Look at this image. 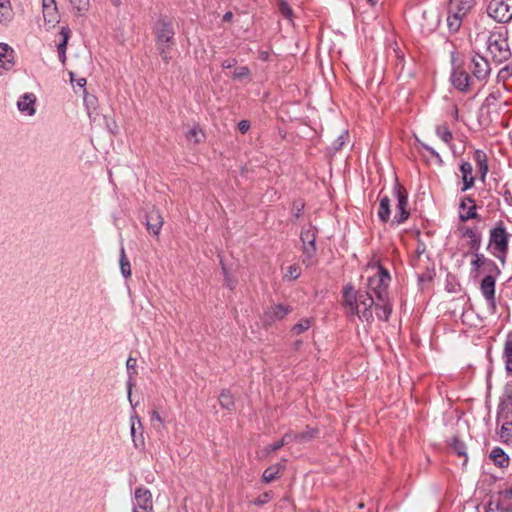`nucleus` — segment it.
Returning a JSON list of instances; mask_svg holds the SVG:
<instances>
[{
	"mask_svg": "<svg viewBox=\"0 0 512 512\" xmlns=\"http://www.w3.org/2000/svg\"><path fill=\"white\" fill-rule=\"evenodd\" d=\"M301 275V268L298 264H292L290 265L286 272L283 275V279L286 281H293L300 277Z\"/></svg>",
	"mask_w": 512,
	"mask_h": 512,
	"instance_id": "obj_40",
	"label": "nucleus"
},
{
	"mask_svg": "<svg viewBox=\"0 0 512 512\" xmlns=\"http://www.w3.org/2000/svg\"><path fill=\"white\" fill-rule=\"evenodd\" d=\"M12 16L10 0H0V22L7 23L12 19Z\"/></svg>",
	"mask_w": 512,
	"mask_h": 512,
	"instance_id": "obj_29",
	"label": "nucleus"
},
{
	"mask_svg": "<svg viewBox=\"0 0 512 512\" xmlns=\"http://www.w3.org/2000/svg\"><path fill=\"white\" fill-rule=\"evenodd\" d=\"M292 311L290 306L283 304H273L269 306L264 312V322L272 324L278 320H282Z\"/></svg>",
	"mask_w": 512,
	"mask_h": 512,
	"instance_id": "obj_11",
	"label": "nucleus"
},
{
	"mask_svg": "<svg viewBox=\"0 0 512 512\" xmlns=\"http://www.w3.org/2000/svg\"><path fill=\"white\" fill-rule=\"evenodd\" d=\"M474 259L471 261V265L474 271L478 272L482 266L492 265V260L486 258L482 253L473 252Z\"/></svg>",
	"mask_w": 512,
	"mask_h": 512,
	"instance_id": "obj_30",
	"label": "nucleus"
},
{
	"mask_svg": "<svg viewBox=\"0 0 512 512\" xmlns=\"http://www.w3.org/2000/svg\"><path fill=\"white\" fill-rule=\"evenodd\" d=\"M495 283V276L487 275L480 284V290L487 301L488 312L492 315L496 313Z\"/></svg>",
	"mask_w": 512,
	"mask_h": 512,
	"instance_id": "obj_8",
	"label": "nucleus"
},
{
	"mask_svg": "<svg viewBox=\"0 0 512 512\" xmlns=\"http://www.w3.org/2000/svg\"><path fill=\"white\" fill-rule=\"evenodd\" d=\"M136 365H137V360L133 357H129L126 361V367H127V370H128V373H129V378L130 380L128 381L127 383V387H128V399L130 402H132L131 400V395H132V386H133V383H132V378L133 376L137 373L136 372Z\"/></svg>",
	"mask_w": 512,
	"mask_h": 512,
	"instance_id": "obj_28",
	"label": "nucleus"
},
{
	"mask_svg": "<svg viewBox=\"0 0 512 512\" xmlns=\"http://www.w3.org/2000/svg\"><path fill=\"white\" fill-rule=\"evenodd\" d=\"M77 85L79 87H84L86 85V79L85 78H80L77 80Z\"/></svg>",
	"mask_w": 512,
	"mask_h": 512,
	"instance_id": "obj_63",
	"label": "nucleus"
},
{
	"mask_svg": "<svg viewBox=\"0 0 512 512\" xmlns=\"http://www.w3.org/2000/svg\"><path fill=\"white\" fill-rule=\"evenodd\" d=\"M390 281L389 272L380 266L377 273L368 278L366 292H370L373 297L375 296L378 302H384L388 299Z\"/></svg>",
	"mask_w": 512,
	"mask_h": 512,
	"instance_id": "obj_3",
	"label": "nucleus"
},
{
	"mask_svg": "<svg viewBox=\"0 0 512 512\" xmlns=\"http://www.w3.org/2000/svg\"><path fill=\"white\" fill-rule=\"evenodd\" d=\"M311 323H312V321L309 318L301 319L298 323H296L292 327V332H294L296 334H301V333L307 331L311 327Z\"/></svg>",
	"mask_w": 512,
	"mask_h": 512,
	"instance_id": "obj_43",
	"label": "nucleus"
},
{
	"mask_svg": "<svg viewBox=\"0 0 512 512\" xmlns=\"http://www.w3.org/2000/svg\"><path fill=\"white\" fill-rule=\"evenodd\" d=\"M346 137H347V135H346V134H342V135H340V136L337 138V140L333 143V148H334L335 150H340V149L343 147L344 143H345V138H346Z\"/></svg>",
	"mask_w": 512,
	"mask_h": 512,
	"instance_id": "obj_50",
	"label": "nucleus"
},
{
	"mask_svg": "<svg viewBox=\"0 0 512 512\" xmlns=\"http://www.w3.org/2000/svg\"><path fill=\"white\" fill-rule=\"evenodd\" d=\"M219 404L222 408L224 409H227V410H232L234 408V398L232 396V394L230 393L229 390H222L220 395H219Z\"/></svg>",
	"mask_w": 512,
	"mask_h": 512,
	"instance_id": "obj_31",
	"label": "nucleus"
},
{
	"mask_svg": "<svg viewBox=\"0 0 512 512\" xmlns=\"http://www.w3.org/2000/svg\"><path fill=\"white\" fill-rule=\"evenodd\" d=\"M304 205L303 204H294L293 206V211H294V215L296 218L300 217V214H301V211L303 209Z\"/></svg>",
	"mask_w": 512,
	"mask_h": 512,
	"instance_id": "obj_59",
	"label": "nucleus"
},
{
	"mask_svg": "<svg viewBox=\"0 0 512 512\" xmlns=\"http://www.w3.org/2000/svg\"><path fill=\"white\" fill-rule=\"evenodd\" d=\"M250 128V122L248 120H241L238 123V129L242 134H245Z\"/></svg>",
	"mask_w": 512,
	"mask_h": 512,
	"instance_id": "obj_54",
	"label": "nucleus"
},
{
	"mask_svg": "<svg viewBox=\"0 0 512 512\" xmlns=\"http://www.w3.org/2000/svg\"><path fill=\"white\" fill-rule=\"evenodd\" d=\"M510 234L506 231L503 221H499L496 226L490 230L488 249L502 265L506 262L508 254Z\"/></svg>",
	"mask_w": 512,
	"mask_h": 512,
	"instance_id": "obj_2",
	"label": "nucleus"
},
{
	"mask_svg": "<svg viewBox=\"0 0 512 512\" xmlns=\"http://www.w3.org/2000/svg\"><path fill=\"white\" fill-rule=\"evenodd\" d=\"M175 43H166L163 45H156L159 55L165 63H169L173 58V47Z\"/></svg>",
	"mask_w": 512,
	"mask_h": 512,
	"instance_id": "obj_32",
	"label": "nucleus"
},
{
	"mask_svg": "<svg viewBox=\"0 0 512 512\" xmlns=\"http://www.w3.org/2000/svg\"><path fill=\"white\" fill-rule=\"evenodd\" d=\"M466 202H468V201H467L466 197H464V198L461 200V203H460V208H461V209H465V207H466Z\"/></svg>",
	"mask_w": 512,
	"mask_h": 512,
	"instance_id": "obj_64",
	"label": "nucleus"
},
{
	"mask_svg": "<svg viewBox=\"0 0 512 512\" xmlns=\"http://www.w3.org/2000/svg\"><path fill=\"white\" fill-rule=\"evenodd\" d=\"M460 171L462 174V180H463V187L462 191H466L474 186L475 178L472 175L473 168L471 163L469 162H462L460 165Z\"/></svg>",
	"mask_w": 512,
	"mask_h": 512,
	"instance_id": "obj_17",
	"label": "nucleus"
},
{
	"mask_svg": "<svg viewBox=\"0 0 512 512\" xmlns=\"http://www.w3.org/2000/svg\"><path fill=\"white\" fill-rule=\"evenodd\" d=\"M223 272L225 274V285L230 288L231 290L234 289L235 285H236V281L233 280L232 278H230L227 274V271L225 268H223Z\"/></svg>",
	"mask_w": 512,
	"mask_h": 512,
	"instance_id": "obj_55",
	"label": "nucleus"
},
{
	"mask_svg": "<svg viewBox=\"0 0 512 512\" xmlns=\"http://www.w3.org/2000/svg\"><path fill=\"white\" fill-rule=\"evenodd\" d=\"M506 73L507 75H512V65L511 66H506L504 67L503 69H501L499 75L501 76L502 74Z\"/></svg>",
	"mask_w": 512,
	"mask_h": 512,
	"instance_id": "obj_61",
	"label": "nucleus"
},
{
	"mask_svg": "<svg viewBox=\"0 0 512 512\" xmlns=\"http://www.w3.org/2000/svg\"><path fill=\"white\" fill-rule=\"evenodd\" d=\"M73 9L77 11L78 14H82L83 12L88 10L89 0H69Z\"/></svg>",
	"mask_w": 512,
	"mask_h": 512,
	"instance_id": "obj_44",
	"label": "nucleus"
},
{
	"mask_svg": "<svg viewBox=\"0 0 512 512\" xmlns=\"http://www.w3.org/2000/svg\"><path fill=\"white\" fill-rule=\"evenodd\" d=\"M294 441L293 440V433L292 432H288L286 434H284V436L281 438V440L277 441V442H274L273 444L269 445L268 447H266V451L269 453V452H275L277 450H279L280 448H282L284 445L290 443Z\"/></svg>",
	"mask_w": 512,
	"mask_h": 512,
	"instance_id": "obj_35",
	"label": "nucleus"
},
{
	"mask_svg": "<svg viewBox=\"0 0 512 512\" xmlns=\"http://www.w3.org/2000/svg\"><path fill=\"white\" fill-rule=\"evenodd\" d=\"M500 438L504 443H509L512 440V421H501Z\"/></svg>",
	"mask_w": 512,
	"mask_h": 512,
	"instance_id": "obj_37",
	"label": "nucleus"
},
{
	"mask_svg": "<svg viewBox=\"0 0 512 512\" xmlns=\"http://www.w3.org/2000/svg\"><path fill=\"white\" fill-rule=\"evenodd\" d=\"M317 434L318 429L307 427L305 431L301 433H293V440L298 443H305L315 438Z\"/></svg>",
	"mask_w": 512,
	"mask_h": 512,
	"instance_id": "obj_27",
	"label": "nucleus"
},
{
	"mask_svg": "<svg viewBox=\"0 0 512 512\" xmlns=\"http://www.w3.org/2000/svg\"><path fill=\"white\" fill-rule=\"evenodd\" d=\"M232 17H233L232 12H226V13L224 14V16H223V20H224V21H230V20L232 19Z\"/></svg>",
	"mask_w": 512,
	"mask_h": 512,
	"instance_id": "obj_62",
	"label": "nucleus"
},
{
	"mask_svg": "<svg viewBox=\"0 0 512 512\" xmlns=\"http://www.w3.org/2000/svg\"><path fill=\"white\" fill-rule=\"evenodd\" d=\"M512 414V400L502 401L498 406L497 411V422L509 420Z\"/></svg>",
	"mask_w": 512,
	"mask_h": 512,
	"instance_id": "obj_26",
	"label": "nucleus"
},
{
	"mask_svg": "<svg viewBox=\"0 0 512 512\" xmlns=\"http://www.w3.org/2000/svg\"><path fill=\"white\" fill-rule=\"evenodd\" d=\"M451 82L453 86L459 91L466 92L470 86V76L469 74L458 68H454L451 74Z\"/></svg>",
	"mask_w": 512,
	"mask_h": 512,
	"instance_id": "obj_15",
	"label": "nucleus"
},
{
	"mask_svg": "<svg viewBox=\"0 0 512 512\" xmlns=\"http://www.w3.org/2000/svg\"><path fill=\"white\" fill-rule=\"evenodd\" d=\"M272 492H264L253 501L256 506H261L268 503L272 499Z\"/></svg>",
	"mask_w": 512,
	"mask_h": 512,
	"instance_id": "obj_46",
	"label": "nucleus"
},
{
	"mask_svg": "<svg viewBox=\"0 0 512 512\" xmlns=\"http://www.w3.org/2000/svg\"><path fill=\"white\" fill-rule=\"evenodd\" d=\"M132 441H133L135 448H137V449H141L145 445L144 437H143L142 433L139 436H134V440H132Z\"/></svg>",
	"mask_w": 512,
	"mask_h": 512,
	"instance_id": "obj_52",
	"label": "nucleus"
},
{
	"mask_svg": "<svg viewBox=\"0 0 512 512\" xmlns=\"http://www.w3.org/2000/svg\"><path fill=\"white\" fill-rule=\"evenodd\" d=\"M55 6H56L55 0H42V8L43 9L50 8V7L52 8Z\"/></svg>",
	"mask_w": 512,
	"mask_h": 512,
	"instance_id": "obj_58",
	"label": "nucleus"
},
{
	"mask_svg": "<svg viewBox=\"0 0 512 512\" xmlns=\"http://www.w3.org/2000/svg\"><path fill=\"white\" fill-rule=\"evenodd\" d=\"M451 447H452L453 451L458 456H464L465 457L464 463H466L467 462V453H466V445H465V443L463 441L459 440L457 437H453L452 443H451Z\"/></svg>",
	"mask_w": 512,
	"mask_h": 512,
	"instance_id": "obj_41",
	"label": "nucleus"
},
{
	"mask_svg": "<svg viewBox=\"0 0 512 512\" xmlns=\"http://www.w3.org/2000/svg\"><path fill=\"white\" fill-rule=\"evenodd\" d=\"M376 316L381 321H388L391 312L392 305L389 303L388 299L384 302H379L375 304Z\"/></svg>",
	"mask_w": 512,
	"mask_h": 512,
	"instance_id": "obj_23",
	"label": "nucleus"
},
{
	"mask_svg": "<svg viewBox=\"0 0 512 512\" xmlns=\"http://www.w3.org/2000/svg\"><path fill=\"white\" fill-rule=\"evenodd\" d=\"M316 238L317 228L311 224L303 227L300 233V240L302 243V263L310 267L316 263Z\"/></svg>",
	"mask_w": 512,
	"mask_h": 512,
	"instance_id": "obj_4",
	"label": "nucleus"
},
{
	"mask_svg": "<svg viewBox=\"0 0 512 512\" xmlns=\"http://www.w3.org/2000/svg\"><path fill=\"white\" fill-rule=\"evenodd\" d=\"M279 10L281 14L288 19H290L293 15L292 9L287 3L282 2L279 6Z\"/></svg>",
	"mask_w": 512,
	"mask_h": 512,
	"instance_id": "obj_48",
	"label": "nucleus"
},
{
	"mask_svg": "<svg viewBox=\"0 0 512 512\" xmlns=\"http://www.w3.org/2000/svg\"><path fill=\"white\" fill-rule=\"evenodd\" d=\"M43 17H44V21L50 27H54L55 24L58 23V19H59L57 6L52 7V8L50 7V8L43 9Z\"/></svg>",
	"mask_w": 512,
	"mask_h": 512,
	"instance_id": "obj_34",
	"label": "nucleus"
},
{
	"mask_svg": "<svg viewBox=\"0 0 512 512\" xmlns=\"http://www.w3.org/2000/svg\"><path fill=\"white\" fill-rule=\"evenodd\" d=\"M164 220L158 209L154 207L146 214L145 226L149 233L154 236H158L160 234L161 228L163 226Z\"/></svg>",
	"mask_w": 512,
	"mask_h": 512,
	"instance_id": "obj_12",
	"label": "nucleus"
},
{
	"mask_svg": "<svg viewBox=\"0 0 512 512\" xmlns=\"http://www.w3.org/2000/svg\"><path fill=\"white\" fill-rule=\"evenodd\" d=\"M471 62L473 64V76L479 81L485 80L490 74V65L488 61L480 55H475Z\"/></svg>",
	"mask_w": 512,
	"mask_h": 512,
	"instance_id": "obj_13",
	"label": "nucleus"
},
{
	"mask_svg": "<svg viewBox=\"0 0 512 512\" xmlns=\"http://www.w3.org/2000/svg\"><path fill=\"white\" fill-rule=\"evenodd\" d=\"M437 135L446 143H448L452 139V133L447 126L438 127Z\"/></svg>",
	"mask_w": 512,
	"mask_h": 512,
	"instance_id": "obj_45",
	"label": "nucleus"
},
{
	"mask_svg": "<svg viewBox=\"0 0 512 512\" xmlns=\"http://www.w3.org/2000/svg\"><path fill=\"white\" fill-rule=\"evenodd\" d=\"M204 137V133L198 127H193L186 133L187 140L195 144L201 143Z\"/></svg>",
	"mask_w": 512,
	"mask_h": 512,
	"instance_id": "obj_42",
	"label": "nucleus"
},
{
	"mask_svg": "<svg viewBox=\"0 0 512 512\" xmlns=\"http://www.w3.org/2000/svg\"><path fill=\"white\" fill-rule=\"evenodd\" d=\"M463 236L468 237L470 239L468 245L472 253L479 251L482 238L480 233H478L476 229L469 227L465 228Z\"/></svg>",
	"mask_w": 512,
	"mask_h": 512,
	"instance_id": "obj_20",
	"label": "nucleus"
},
{
	"mask_svg": "<svg viewBox=\"0 0 512 512\" xmlns=\"http://www.w3.org/2000/svg\"><path fill=\"white\" fill-rule=\"evenodd\" d=\"M15 65V52L6 43H0V68L5 71L11 70Z\"/></svg>",
	"mask_w": 512,
	"mask_h": 512,
	"instance_id": "obj_14",
	"label": "nucleus"
},
{
	"mask_svg": "<svg viewBox=\"0 0 512 512\" xmlns=\"http://www.w3.org/2000/svg\"><path fill=\"white\" fill-rule=\"evenodd\" d=\"M473 158L479 169L481 180L484 181L489 171L487 155L484 151L477 149Z\"/></svg>",
	"mask_w": 512,
	"mask_h": 512,
	"instance_id": "obj_19",
	"label": "nucleus"
},
{
	"mask_svg": "<svg viewBox=\"0 0 512 512\" xmlns=\"http://www.w3.org/2000/svg\"><path fill=\"white\" fill-rule=\"evenodd\" d=\"M486 269L491 273L490 275L494 274L493 276H498L501 273V270L496 265V263L492 260V265H486Z\"/></svg>",
	"mask_w": 512,
	"mask_h": 512,
	"instance_id": "obj_53",
	"label": "nucleus"
},
{
	"mask_svg": "<svg viewBox=\"0 0 512 512\" xmlns=\"http://www.w3.org/2000/svg\"><path fill=\"white\" fill-rule=\"evenodd\" d=\"M475 5V0H450V12L466 16Z\"/></svg>",
	"mask_w": 512,
	"mask_h": 512,
	"instance_id": "obj_18",
	"label": "nucleus"
},
{
	"mask_svg": "<svg viewBox=\"0 0 512 512\" xmlns=\"http://www.w3.org/2000/svg\"><path fill=\"white\" fill-rule=\"evenodd\" d=\"M134 507L139 511L142 510V512H153L154 506H153V499H152V493L150 490L144 487H138L135 490L134 493Z\"/></svg>",
	"mask_w": 512,
	"mask_h": 512,
	"instance_id": "obj_10",
	"label": "nucleus"
},
{
	"mask_svg": "<svg viewBox=\"0 0 512 512\" xmlns=\"http://www.w3.org/2000/svg\"><path fill=\"white\" fill-rule=\"evenodd\" d=\"M466 199L471 204V206L465 214H460L459 218L462 222L479 218V215L476 213V205L474 199L469 196H466Z\"/></svg>",
	"mask_w": 512,
	"mask_h": 512,
	"instance_id": "obj_39",
	"label": "nucleus"
},
{
	"mask_svg": "<svg viewBox=\"0 0 512 512\" xmlns=\"http://www.w3.org/2000/svg\"><path fill=\"white\" fill-rule=\"evenodd\" d=\"M250 74V70L248 69V67L246 66H242V67H239L237 68L234 72H233V78L234 79H238V80H241L243 78H246L248 77Z\"/></svg>",
	"mask_w": 512,
	"mask_h": 512,
	"instance_id": "obj_47",
	"label": "nucleus"
},
{
	"mask_svg": "<svg viewBox=\"0 0 512 512\" xmlns=\"http://www.w3.org/2000/svg\"><path fill=\"white\" fill-rule=\"evenodd\" d=\"M463 17L464 16L459 15L456 12L449 11V15L447 17V24L450 31L457 32L459 30Z\"/></svg>",
	"mask_w": 512,
	"mask_h": 512,
	"instance_id": "obj_36",
	"label": "nucleus"
},
{
	"mask_svg": "<svg viewBox=\"0 0 512 512\" xmlns=\"http://www.w3.org/2000/svg\"><path fill=\"white\" fill-rule=\"evenodd\" d=\"M236 64V61L234 59H231V60H225L223 63H222V67L225 68V69H230L232 68L234 65Z\"/></svg>",
	"mask_w": 512,
	"mask_h": 512,
	"instance_id": "obj_60",
	"label": "nucleus"
},
{
	"mask_svg": "<svg viewBox=\"0 0 512 512\" xmlns=\"http://www.w3.org/2000/svg\"><path fill=\"white\" fill-rule=\"evenodd\" d=\"M120 269L124 278H129L131 276V266L126 257L124 247H121L120 249Z\"/></svg>",
	"mask_w": 512,
	"mask_h": 512,
	"instance_id": "obj_38",
	"label": "nucleus"
},
{
	"mask_svg": "<svg viewBox=\"0 0 512 512\" xmlns=\"http://www.w3.org/2000/svg\"><path fill=\"white\" fill-rule=\"evenodd\" d=\"M151 420L154 422H158L159 425H162L163 424V419L161 418V416L159 415V413L157 411H153L152 412V415H151Z\"/></svg>",
	"mask_w": 512,
	"mask_h": 512,
	"instance_id": "obj_57",
	"label": "nucleus"
},
{
	"mask_svg": "<svg viewBox=\"0 0 512 512\" xmlns=\"http://www.w3.org/2000/svg\"><path fill=\"white\" fill-rule=\"evenodd\" d=\"M423 147L425 150H427L431 156L435 157L439 162H442V159L439 155V153H437L432 147H430L429 145H426V144H423Z\"/></svg>",
	"mask_w": 512,
	"mask_h": 512,
	"instance_id": "obj_56",
	"label": "nucleus"
},
{
	"mask_svg": "<svg viewBox=\"0 0 512 512\" xmlns=\"http://www.w3.org/2000/svg\"><path fill=\"white\" fill-rule=\"evenodd\" d=\"M135 420L138 421L139 425L141 426V422H140V419L137 415H133L131 416V427H130V432H131V436H132V440H134V436H137L136 435V427H135Z\"/></svg>",
	"mask_w": 512,
	"mask_h": 512,
	"instance_id": "obj_51",
	"label": "nucleus"
},
{
	"mask_svg": "<svg viewBox=\"0 0 512 512\" xmlns=\"http://www.w3.org/2000/svg\"><path fill=\"white\" fill-rule=\"evenodd\" d=\"M156 45L175 43V31L171 22L160 20L156 24Z\"/></svg>",
	"mask_w": 512,
	"mask_h": 512,
	"instance_id": "obj_9",
	"label": "nucleus"
},
{
	"mask_svg": "<svg viewBox=\"0 0 512 512\" xmlns=\"http://www.w3.org/2000/svg\"><path fill=\"white\" fill-rule=\"evenodd\" d=\"M393 190L397 198V213L395 215V222L401 224L406 221L410 215L408 210V193L406 189L397 181L394 184Z\"/></svg>",
	"mask_w": 512,
	"mask_h": 512,
	"instance_id": "obj_7",
	"label": "nucleus"
},
{
	"mask_svg": "<svg viewBox=\"0 0 512 512\" xmlns=\"http://www.w3.org/2000/svg\"><path fill=\"white\" fill-rule=\"evenodd\" d=\"M36 101V97L32 93L24 94L18 101L17 106L21 112L27 113V115L32 116L35 114L34 104Z\"/></svg>",
	"mask_w": 512,
	"mask_h": 512,
	"instance_id": "obj_16",
	"label": "nucleus"
},
{
	"mask_svg": "<svg viewBox=\"0 0 512 512\" xmlns=\"http://www.w3.org/2000/svg\"><path fill=\"white\" fill-rule=\"evenodd\" d=\"M487 50L496 63H503L511 57L508 40L500 33H492L488 37Z\"/></svg>",
	"mask_w": 512,
	"mask_h": 512,
	"instance_id": "obj_5",
	"label": "nucleus"
},
{
	"mask_svg": "<svg viewBox=\"0 0 512 512\" xmlns=\"http://www.w3.org/2000/svg\"><path fill=\"white\" fill-rule=\"evenodd\" d=\"M70 34H71V31L68 27L61 28L60 35L62 36V41L57 45V50H58L59 60L63 64L66 61V48H67Z\"/></svg>",
	"mask_w": 512,
	"mask_h": 512,
	"instance_id": "obj_22",
	"label": "nucleus"
},
{
	"mask_svg": "<svg viewBox=\"0 0 512 512\" xmlns=\"http://www.w3.org/2000/svg\"><path fill=\"white\" fill-rule=\"evenodd\" d=\"M490 458L493 460L494 464L500 468L507 467L510 462L509 456L500 447H495L491 451Z\"/></svg>",
	"mask_w": 512,
	"mask_h": 512,
	"instance_id": "obj_21",
	"label": "nucleus"
},
{
	"mask_svg": "<svg viewBox=\"0 0 512 512\" xmlns=\"http://www.w3.org/2000/svg\"><path fill=\"white\" fill-rule=\"evenodd\" d=\"M390 213V199L388 196H383L379 203L378 217L382 222L386 223L390 219Z\"/></svg>",
	"mask_w": 512,
	"mask_h": 512,
	"instance_id": "obj_25",
	"label": "nucleus"
},
{
	"mask_svg": "<svg viewBox=\"0 0 512 512\" xmlns=\"http://www.w3.org/2000/svg\"><path fill=\"white\" fill-rule=\"evenodd\" d=\"M487 14L498 23H509L512 20V0H491Z\"/></svg>",
	"mask_w": 512,
	"mask_h": 512,
	"instance_id": "obj_6",
	"label": "nucleus"
},
{
	"mask_svg": "<svg viewBox=\"0 0 512 512\" xmlns=\"http://www.w3.org/2000/svg\"><path fill=\"white\" fill-rule=\"evenodd\" d=\"M343 300L349 313L358 315L362 321L372 323L374 320L372 307L376 304L370 292L355 291L350 285L344 287Z\"/></svg>",
	"mask_w": 512,
	"mask_h": 512,
	"instance_id": "obj_1",
	"label": "nucleus"
},
{
	"mask_svg": "<svg viewBox=\"0 0 512 512\" xmlns=\"http://www.w3.org/2000/svg\"><path fill=\"white\" fill-rule=\"evenodd\" d=\"M284 467L280 464L271 465L265 469L262 475V481L264 483H270L276 480L280 476V472Z\"/></svg>",
	"mask_w": 512,
	"mask_h": 512,
	"instance_id": "obj_24",
	"label": "nucleus"
},
{
	"mask_svg": "<svg viewBox=\"0 0 512 512\" xmlns=\"http://www.w3.org/2000/svg\"><path fill=\"white\" fill-rule=\"evenodd\" d=\"M504 357L506 359V370L512 375V333L508 335L505 342Z\"/></svg>",
	"mask_w": 512,
	"mask_h": 512,
	"instance_id": "obj_33",
	"label": "nucleus"
},
{
	"mask_svg": "<svg viewBox=\"0 0 512 512\" xmlns=\"http://www.w3.org/2000/svg\"><path fill=\"white\" fill-rule=\"evenodd\" d=\"M84 101H85V104L87 106L89 117L91 119H95V117L93 116L92 111L90 110L91 105H93L95 103V101H96L95 97L94 96H86Z\"/></svg>",
	"mask_w": 512,
	"mask_h": 512,
	"instance_id": "obj_49",
	"label": "nucleus"
}]
</instances>
